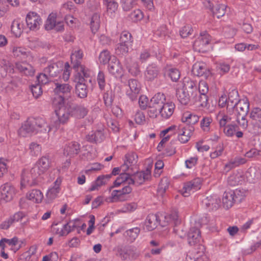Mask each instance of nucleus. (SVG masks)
<instances>
[{
    "instance_id": "1",
    "label": "nucleus",
    "mask_w": 261,
    "mask_h": 261,
    "mask_svg": "<svg viewBox=\"0 0 261 261\" xmlns=\"http://www.w3.org/2000/svg\"><path fill=\"white\" fill-rule=\"evenodd\" d=\"M58 108L55 112L60 123L62 124L66 123L70 117L79 119L83 118L88 112L84 106L71 102H68L65 105L64 103Z\"/></svg>"
},
{
    "instance_id": "2",
    "label": "nucleus",
    "mask_w": 261,
    "mask_h": 261,
    "mask_svg": "<svg viewBox=\"0 0 261 261\" xmlns=\"http://www.w3.org/2000/svg\"><path fill=\"white\" fill-rule=\"evenodd\" d=\"M198 91L196 83L189 77H185L182 81V88L176 89V95L179 102L187 105L190 101L194 104L197 100Z\"/></svg>"
},
{
    "instance_id": "3",
    "label": "nucleus",
    "mask_w": 261,
    "mask_h": 261,
    "mask_svg": "<svg viewBox=\"0 0 261 261\" xmlns=\"http://www.w3.org/2000/svg\"><path fill=\"white\" fill-rule=\"evenodd\" d=\"M51 130L49 125L42 118H29L18 130L19 136L24 137L28 134H47Z\"/></svg>"
},
{
    "instance_id": "4",
    "label": "nucleus",
    "mask_w": 261,
    "mask_h": 261,
    "mask_svg": "<svg viewBox=\"0 0 261 261\" xmlns=\"http://www.w3.org/2000/svg\"><path fill=\"white\" fill-rule=\"evenodd\" d=\"M164 218L165 223L163 226H166L171 220L173 221L175 225L180 223L178 220V216L176 211L172 212L170 214H150L148 215L144 223V228L148 231H152L159 224L161 223V218Z\"/></svg>"
},
{
    "instance_id": "5",
    "label": "nucleus",
    "mask_w": 261,
    "mask_h": 261,
    "mask_svg": "<svg viewBox=\"0 0 261 261\" xmlns=\"http://www.w3.org/2000/svg\"><path fill=\"white\" fill-rule=\"evenodd\" d=\"M72 87L68 84H56L54 92L57 95L53 100V105L58 107L64 103L65 100H68L71 97Z\"/></svg>"
},
{
    "instance_id": "6",
    "label": "nucleus",
    "mask_w": 261,
    "mask_h": 261,
    "mask_svg": "<svg viewBox=\"0 0 261 261\" xmlns=\"http://www.w3.org/2000/svg\"><path fill=\"white\" fill-rule=\"evenodd\" d=\"M51 161L48 156L41 157L31 169V173L34 177H39L47 171L50 167Z\"/></svg>"
},
{
    "instance_id": "7",
    "label": "nucleus",
    "mask_w": 261,
    "mask_h": 261,
    "mask_svg": "<svg viewBox=\"0 0 261 261\" xmlns=\"http://www.w3.org/2000/svg\"><path fill=\"white\" fill-rule=\"evenodd\" d=\"M211 36L206 31L200 33V36L195 41L193 48L199 53H205L208 49Z\"/></svg>"
},
{
    "instance_id": "8",
    "label": "nucleus",
    "mask_w": 261,
    "mask_h": 261,
    "mask_svg": "<svg viewBox=\"0 0 261 261\" xmlns=\"http://www.w3.org/2000/svg\"><path fill=\"white\" fill-rule=\"evenodd\" d=\"M82 73L77 72L75 79L77 83L75 85V94L80 98H85L87 96L88 90L87 86L85 84V80Z\"/></svg>"
},
{
    "instance_id": "9",
    "label": "nucleus",
    "mask_w": 261,
    "mask_h": 261,
    "mask_svg": "<svg viewBox=\"0 0 261 261\" xmlns=\"http://www.w3.org/2000/svg\"><path fill=\"white\" fill-rule=\"evenodd\" d=\"M1 198V203L8 202L11 201L15 194V188L10 183L7 182L0 187Z\"/></svg>"
},
{
    "instance_id": "10",
    "label": "nucleus",
    "mask_w": 261,
    "mask_h": 261,
    "mask_svg": "<svg viewBox=\"0 0 261 261\" xmlns=\"http://www.w3.org/2000/svg\"><path fill=\"white\" fill-rule=\"evenodd\" d=\"M132 188L129 186H124L120 190H113L111 194L110 202H115L118 201H124L127 200V194L131 193Z\"/></svg>"
},
{
    "instance_id": "11",
    "label": "nucleus",
    "mask_w": 261,
    "mask_h": 261,
    "mask_svg": "<svg viewBox=\"0 0 261 261\" xmlns=\"http://www.w3.org/2000/svg\"><path fill=\"white\" fill-rule=\"evenodd\" d=\"M150 174L151 171L149 168H147L145 171L137 172L131 175L132 178L130 179V181L128 182V185L140 186L150 178Z\"/></svg>"
},
{
    "instance_id": "12",
    "label": "nucleus",
    "mask_w": 261,
    "mask_h": 261,
    "mask_svg": "<svg viewBox=\"0 0 261 261\" xmlns=\"http://www.w3.org/2000/svg\"><path fill=\"white\" fill-rule=\"evenodd\" d=\"M83 58V53L81 50H75L71 55V63L72 65V68L76 70L78 72L82 73L83 75L86 76L87 73L85 71V68L81 65V60Z\"/></svg>"
},
{
    "instance_id": "13",
    "label": "nucleus",
    "mask_w": 261,
    "mask_h": 261,
    "mask_svg": "<svg viewBox=\"0 0 261 261\" xmlns=\"http://www.w3.org/2000/svg\"><path fill=\"white\" fill-rule=\"evenodd\" d=\"M129 90L126 92V95L132 101L136 100L140 93L141 85L140 83L135 79H130L128 81Z\"/></svg>"
},
{
    "instance_id": "14",
    "label": "nucleus",
    "mask_w": 261,
    "mask_h": 261,
    "mask_svg": "<svg viewBox=\"0 0 261 261\" xmlns=\"http://www.w3.org/2000/svg\"><path fill=\"white\" fill-rule=\"evenodd\" d=\"M192 72L195 75L203 76L205 79L211 76L212 74L210 70L203 62L195 63L193 66Z\"/></svg>"
},
{
    "instance_id": "15",
    "label": "nucleus",
    "mask_w": 261,
    "mask_h": 261,
    "mask_svg": "<svg viewBox=\"0 0 261 261\" xmlns=\"http://www.w3.org/2000/svg\"><path fill=\"white\" fill-rule=\"evenodd\" d=\"M231 109H235L237 116L246 117L249 111V102L247 99H242L239 101L238 103L234 104V106L231 105Z\"/></svg>"
},
{
    "instance_id": "16",
    "label": "nucleus",
    "mask_w": 261,
    "mask_h": 261,
    "mask_svg": "<svg viewBox=\"0 0 261 261\" xmlns=\"http://www.w3.org/2000/svg\"><path fill=\"white\" fill-rule=\"evenodd\" d=\"M25 21L28 27L31 30L39 29L40 25L42 22L40 16L34 12H30L27 14Z\"/></svg>"
},
{
    "instance_id": "17",
    "label": "nucleus",
    "mask_w": 261,
    "mask_h": 261,
    "mask_svg": "<svg viewBox=\"0 0 261 261\" xmlns=\"http://www.w3.org/2000/svg\"><path fill=\"white\" fill-rule=\"evenodd\" d=\"M242 197L239 196L234 197V193L232 191L225 192L222 198V203L223 206L227 209L230 208L234 203H240L241 202Z\"/></svg>"
},
{
    "instance_id": "18",
    "label": "nucleus",
    "mask_w": 261,
    "mask_h": 261,
    "mask_svg": "<svg viewBox=\"0 0 261 261\" xmlns=\"http://www.w3.org/2000/svg\"><path fill=\"white\" fill-rule=\"evenodd\" d=\"M187 236L188 242L190 245H197L198 246L199 244H197L200 242L201 232L197 227H191L189 230Z\"/></svg>"
},
{
    "instance_id": "19",
    "label": "nucleus",
    "mask_w": 261,
    "mask_h": 261,
    "mask_svg": "<svg viewBox=\"0 0 261 261\" xmlns=\"http://www.w3.org/2000/svg\"><path fill=\"white\" fill-rule=\"evenodd\" d=\"M220 199L217 195L207 196L202 200V203L209 209V210H217L220 204Z\"/></svg>"
},
{
    "instance_id": "20",
    "label": "nucleus",
    "mask_w": 261,
    "mask_h": 261,
    "mask_svg": "<svg viewBox=\"0 0 261 261\" xmlns=\"http://www.w3.org/2000/svg\"><path fill=\"white\" fill-rule=\"evenodd\" d=\"M30 171H27L24 170L21 175V185L22 187L35 186L37 184V178L38 177H34Z\"/></svg>"
},
{
    "instance_id": "21",
    "label": "nucleus",
    "mask_w": 261,
    "mask_h": 261,
    "mask_svg": "<svg viewBox=\"0 0 261 261\" xmlns=\"http://www.w3.org/2000/svg\"><path fill=\"white\" fill-rule=\"evenodd\" d=\"M200 183L199 179H194L186 183L182 190V195L184 197H188L190 191H192L193 192H194L195 191L199 189L200 188Z\"/></svg>"
},
{
    "instance_id": "22",
    "label": "nucleus",
    "mask_w": 261,
    "mask_h": 261,
    "mask_svg": "<svg viewBox=\"0 0 261 261\" xmlns=\"http://www.w3.org/2000/svg\"><path fill=\"white\" fill-rule=\"evenodd\" d=\"M124 64L131 74L137 76L140 74V67L137 62L133 61L130 57H126L125 58Z\"/></svg>"
},
{
    "instance_id": "23",
    "label": "nucleus",
    "mask_w": 261,
    "mask_h": 261,
    "mask_svg": "<svg viewBox=\"0 0 261 261\" xmlns=\"http://www.w3.org/2000/svg\"><path fill=\"white\" fill-rule=\"evenodd\" d=\"M194 130L193 126H186L181 128L178 134V140L181 143H187L190 139L192 133Z\"/></svg>"
},
{
    "instance_id": "24",
    "label": "nucleus",
    "mask_w": 261,
    "mask_h": 261,
    "mask_svg": "<svg viewBox=\"0 0 261 261\" xmlns=\"http://www.w3.org/2000/svg\"><path fill=\"white\" fill-rule=\"evenodd\" d=\"M24 217V214L18 212L11 216L7 220L5 221L0 225V228L3 229H7L14 222H18Z\"/></svg>"
},
{
    "instance_id": "25",
    "label": "nucleus",
    "mask_w": 261,
    "mask_h": 261,
    "mask_svg": "<svg viewBox=\"0 0 261 261\" xmlns=\"http://www.w3.org/2000/svg\"><path fill=\"white\" fill-rule=\"evenodd\" d=\"M80 150V144L75 142H70L64 149V154L72 157L79 153Z\"/></svg>"
},
{
    "instance_id": "26",
    "label": "nucleus",
    "mask_w": 261,
    "mask_h": 261,
    "mask_svg": "<svg viewBox=\"0 0 261 261\" xmlns=\"http://www.w3.org/2000/svg\"><path fill=\"white\" fill-rule=\"evenodd\" d=\"M111 178V175H102L98 176L95 181L92 184L89 191L98 190V188L106 185Z\"/></svg>"
},
{
    "instance_id": "27",
    "label": "nucleus",
    "mask_w": 261,
    "mask_h": 261,
    "mask_svg": "<svg viewBox=\"0 0 261 261\" xmlns=\"http://www.w3.org/2000/svg\"><path fill=\"white\" fill-rule=\"evenodd\" d=\"M61 64L53 63L46 67L44 71L50 77H56L62 71Z\"/></svg>"
},
{
    "instance_id": "28",
    "label": "nucleus",
    "mask_w": 261,
    "mask_h": 261,
    "mask_svg": "<svg viewBox=\"0 0 261 261\" xmlns=\"http://www.w3.org/2000/svg\"><path fill=\"white\" fill-rule=\"evenodd\" d=\"M125 160L124 164L121 166L123 172H126L129 168V166L135 164L137 162V155L135 153H127L125 155Z\"/></svg>"
},
{
    "instance_id": "29",
    "label": "nucleus",
    "mask_w": 261,
    "mask_h": 261,
    "mask_svg": "<svg viewBox=\"0 0 261 261\" xmlns=\"http://www.w3.org/2000/svg\"><path fill=\"white\" fill-rule=\"evenodd\" d=\"M159 73L158 67L155 65H149L145 72V77L148 81H153L156 78Z\"/></svg>"
},
{
    "instance_id": "30",
    "label": "nucleus",
    "mask_w": 261,
    "mask_h": 261,
    "mask_svg": "<svg viewBox=\"0 0 261 261\" xmlns=\"http://www.w3.org/2000/svg\"><path fill=\"white\" fill-rule=\"evenodd\" d=\"M16 68L21 73L27 76H33L35 70L33 66L27 63H18L16 64Z\"/></svg>"
},
{
    "instance_id": "31",
    "label": "nucleus",
    "mask_w": 261,
    "mask_h": 261,
    "mask_svg": "<svg viewBox=\"0 0 261 261\" xmlns=\"http://www.w3.org/2000/svg\"><path fill=\"white\" fill-rule=\"evenodd\" d=\"M174 109L175 105L172 102H167L162 107V110L160 114L162 117L166 119L169 118L173 114Z\"/></svg>"
},
{
    "instance_id": "32",
    "label": "nucleus",
    "mask_w": 261,
    "mask_h": 261,
    "mask_svg": "<svg viewBox=\"0 0 261 261\" xmlns=\"http://www.w3.org/2000/svg\"><path fill=\"white\" fill-rule=\"evenodd\" d=\"M104 138L103 134L101 130L92 131L86 136L88 141L95 143L101 142Z\"/></svg>"
},
{
    "instance_id": "33",
    "label": "nucleus",
    "mask_w": 261,
    "mask_h": 261,
    "mask_svg": "<svg viewBox=\"0 0 261 261\" xmlns=\"http://www.w3.org/2000/svg\"><path fill=\"white\" fill-rule=\"evenodd\" d=\"M164 105H159L156 102L150 101L148 103V113L150 117H156L160 114Z\"/></svg>"
},
{
    "instance_id": "34",
    "label": "nucleus",
    "mask_w": 261,
    "mask_h": 261,
    "mask_svg": "<svg viewBox=\"0 0 261 261\" xmlns=\"http://www.w3.org/2000/svg\"><path fill=\"white\" fill-rule=\"evenodd\" d=\"M250 118L253 123L258 127L261 128V109L258 107L254 108L250 113Z\"/></svg>"
},
{
    "instance_id": "35",
    "label": "nucleus",
    "mask_w": 261,
    "mask_h": 261,
    "mask_svg": "<svg viewBox=\"0 0 261 261\" xmlns=\"http://www.w3.org/2000/svg\"><path fill=\"white\" fill-rule=\"evenodd\" d=\"M199 118L198 115L187 112L184 114L181 120L183 122L186 123L188 126H193L198 122Z\"/></svg>"
},
{
    "instance_id": "36",
    "label": "nucleus",
    "mask_w": 261,
    "mask_h": 261,
    "mask_svg": "<svg viewBox=\"0 0 261 261\" xmlns=\"http://www.w3.org/2000/svg\"><path fill=\"white\" fill-rule=\"evenodd\" d=\"M108 63L109 64L108 69L111 73L115 74L119 71L120 69L119 61L115 56H113Z\"/></svg>"
},
{
    "instance_id": "37",
    "label": "nucleus",
    "mask_w": 261,
    "mask_h": 261,
    "mask_svg": "<svg viewBox=\"0 0 261 261\" xmlns=\"http://www.w3.org/2000/svg\"><path fill=\"white\" fill-rule=\"evenodd\" d=\"M27 196L29 200H32L36 203L41 202L43 198L42 192L39 190L37 189L31 190L27 194Z\"/></svg>"
},
{
    "instance_id": "38",
    "label": "nucleus",
    "mask_w": 261,
    "mask_h": 261,
    "mask_svg": "<svg viewBox=\"0 0 261 261\" xmlns=\"http://www.w3.org/2000/svg\"><path fill=\"white\" fill-rule=\"evenodd\" d=\"M23 24L19 20H14L11 24V32L16 37H19L23 32Z\"/></svg>"
},
{
    "instance_id": "39",
    "label": "nucleus",
    "mask_w": 261,
    "mask_h": 261,
    "mask_svg": "<svg viewBox=\"0 0 261 261\" xmlns=\"http://www.w3.org/2000/svg\"><path fill=\"white\" fill-rule=\"evenodd\" d=\"M55 186L49 189L46 193V197L47 198L53 200L55 199L60 191V185L61 184V180L57 179L54 182Z\"/></svg>"
},
{
    "instance_id": "40",
    "label": "nucleus",
    "mask_w": 261,
    "mask_h": 261,
    "mask_svg": "<svg viewBox=\"0 0 261 261\" xmlns=\"http://www.w3.org/2000/svg\"><path fill=\"white\" fill-rule=\"evenodd\" d=\"M114 97V92L111 88L108 89L103 93V99L105 105L107 107H111L112 106Z\"/></svg>"
},
{
    "instance_id": "41",
    "label": "nucleus",
    "mask_w": 261,
    "mask_h": 261,
    "mask_svg": "<svg viewBox=\"0 0 261 261\" xmlns=\"http://www.w3.org/2000/svg\"><path fill=\"white\" fill-rule=\"evenodd\" d=\"M100 22V15L97 13H94L91 17L90 21V28L93 34H95L98 30Z\"/></svg>"
},
{
    "instance_id": "42",
    "label": "nucleus",
    "mask_w": 261,
    "mask_h": 261,
    "mask_svg": "<svg viewBox=\"0 0 261 261\" xmlns=\"http://www.w3.org/2000/svg\"><path fill=\"white\" fill-rule=\"evenodd\" d=\"M246 162L245 160L241 158H236L233 160H230L227 163L224 167V170L226 172H228L231 169L239 166L240 164H243Z\"/></svg>"
},
{
    "instance_id": "43",
    "label": "nucleus",
    "mask_w": 261,
    "mask_h": 261,
    "mask_svg": "<svg viewBox=\"0 0 261 261\" xmlns=\"http://www.w3.org/2000/svg\"><path fill=\"white\" fill-rule=\"evenodd\" d=\"M239 128V126L236 124H228L223 128V132L226 136L231 137Z\"/></svg>"
},
{
    "instance_id": "44",
    "label": "nucleus",
    "mask_w": 261,
    "mask_h": 261,
    "mask_svg": "<svg viewBox=\"0 0 261 261\" xmlns=\"http://www.w3.org/2000/svg\"><path fill=\"white\" fill-rule=\"evenodd\" d=\"M226 7L224 4L217 5L213 10V14L215 15L218 18H220L224 15L226 12Z\"/></svg>"
},
{
    "instance_id": "45",
    "label": "nucleus",
    "mask_w": 261,
    "mask_h": 261,
    "mask_svg": "<svg viewBox=\"0 0 261 261\" xmlns=\"http://www.w3.org/2000/svg\"><path fill=\"white\" fill-rule=\"evenodd\" d=\"M113 56H111L107 49L102 50L99 56V61L100 63L105 65L111 59Z\"/></svg>"
},
{
    "instance_id": "46",
    "label": "nucleus",
    "mask_w": 261,
    "mask_h": 261,
    "mask_svg": "<svg viewBox=\"0 0 261 261\" xmlns=\"http://www.w3.org/2000/svg\"><path fill=\"white\" fill-rule=\"evenodd\" d=\"M130 45L119 43L116 48V53L118 55H125L128 52L129 46Z\"/></svg>"
},
{
    "instance_id": "47",
    "label": "nucleus",
    "mask_w": 261,
    "mask_h": 261,
    "mask_svg": "<svg viewBox=\"0 0 261 261\" xmlns=\"http://www.w3.org/2000/svg\"><path fill=\"white\" fill-rule=\"evenodd\" d=\"M128 17L132 21L136 22L143 18V14L141 10L137 9L131 12Z\"/></svg>"
},
{
    "instance_id": "48",
    "label": "nucleus",
    "mask_w": 261,
    "mask_h": 261,
    "mask_svg": "<svg viewBox=\"0 0 261 261\" xmlns=\"http://www.w3.org/2000/svg\"><path fill=\"white\" fill-rule=\"evenodd\" d=\"M132 37L131 34L127 32L123 31L120 35V42L132 45V43L133 42Z\"/></svg>"
},
{
    "instance_id": "49",
    "label": "nucleus",
    "mask_w": 261,
    "mask_h": 261,
    "mask_svg": "<svg viewBox=\"0 0 261 261\" xmlns=\"http://www.w3.org/2000/svg\"><path fill=\"white\" fill-rule=\"evenodd\" d=\"M167 74L173 82H176L180 77V72L176 68H170L166 70Z\"/></svg>"
},
{
    "instance_id": "50",
    "label": "nucleus",
    "mask_w": 261,
    "mask_h": 261,
    "mask_svg": "<svg viewBox=\"0 0 261 261\" xmlns=\"http://www.w3.org/2000/svg\"><path fill=\"white\" fill-rule=\"evenodd\" d=\"M228 100L229 102L238 103L239 101L241 99H239L238 91L236 89L232 90L228 94Z\"/></svg>"
},
{
    "instance_id": "51",
    "label": "nucleus",
    "mask_w": 261,
    "mask_h": 261,
    "mask_svg": "<svg viewBox=\"0 0 261 261\" xmlns=\"http://www.w3.org/2000/svg\"><path fill=\"white\" fill-rule=\"evenodd\" d=\"M74 5L73 3L71 1H69L62 6L60 13L62 14H67L71 12L72 10L74 9Z\"/></svg>"
},
{
    "instance_id": "52",
    "label": "nucleus",
    "mask_w": 261,
    "mask_h": 261,
    "mask_svg": "<svg viewBox=\"0 0 261 261\" xmlns=\"http://www.w3.org/2000/svg\"><path fill=\"white\" fill-rule=\"evenodd\" d=\"M97 82L99 89L101 91L104 90L106 86V81L105 75L103 71H99L97 77Z\"/></svg>"
},
{
    "instance_id": "53",
    "label": "nucleus",
    "mask_w": 261,
    "mask_h": 261,
    "mask_svg": "<svg viewBox=\"0 0 261 261\" xmlns=\"http://www.w3.org/2000/svg\"><path fill=\"white\" fill-rule=\"evenodd\" d=\"M30 153L32 155L37 156L41 151V146L35 142H32L30 145Z\"/></svg>"
},
{
    "instance_id": "54",
    "label": "nucleus",
    "mask_w": 261,
    "mask_h": 261,
    "mask_svg": "<svg viewBox=\"0 0 261 261\" xmlns=\"http://www.w3.org/2000/svg\"><path fill=\"white\" fill-rule=\"evenodd\" d=\"M196 103H198V104L202 107H206L208 104V97L206 95V94H198L197 95V100L195 101Z\"/></svg>"
},
{
    "instance_id": "55",
    "label": "nucleus",
    "mask_w": 261,
    "mask_h": 261,
    "mask_svg": "<svg viewBox=\"0 0 261 261\" xmlns=\"http://www.w3.org/2000/svg\"><path fill=\"white\" fill-rule=\"evenodd\" d=\"M140 232V228L136 227L126 230L125 233L132 241H134L138 237Z\"/></svg>"
},
{
    "instance_id": "56",
    "label": "nucleus",
    "mask_w": 261,
    "mask_h": 261,
    "mask_svg": "<svg viewBox=\"0 0 261 261\" xmlns=\"http://www.w3.org/2000/svg\"><path fill=\"white\" fill-rule=\"evenodd\" d=\"M193 30L189 24L183 27L179 31V34L181 38H185L191 35Z\"/></svg>"
},
{
    "instance_id": "57",
    "label": "nucleus",
    "mask_w": 261,
    "mask_h": 261,
    "mask_svg": "<svg viewBox=\"0 0 261 261\" xmlns=\"http://www.w3.org/2000/svg\"><path fill=\"white\" fill-rule=\"evenodd\" d=\"M169 188V182L167 178H164L161 179L159 185L158 191L161 194H164L167 189Z\"/></svg>"
},
{
    "instance_id": "58",
    "label": "nucleus",
    "mask_w": 261,
    "mask_h": 261,
    "mask_svg": "<svg viewBox=\"0 0 261 261\" xmlns=\"http://www.w3.org/2000/svg\"><path fill=\"white\" fill-rule=\"evenodd\" d=\"M166 97L163 93H158L150 99V101L156 102L159 105H164L165 103Z\"/></svg>"
},
{
    "instance_id": "59",
    "label": "nucleus",
    "mask_w": 261,
    "mask_h": 261,
    "mask_svg": "<svg viewBox=\"0 0 261 261\" xmlns=\"http://www.w3.org/2000/svg\"><path fill=\"white\" fill-rule=\"evenodd\" d=\"M31 91L33 96L36 99L42 94L41 86L39 84L32 85Z\"/></svg>"
},
{
    "instance_id": "60",
    "label": "nucleus",
    "mask_w": 261,
    "mask_h": 261,
    "mask_svg": "<svg viewBox=\"0 0 261 261\" xmlns=\"http://www.w3.org/2000/svg\"><path fill=\"white\" fill-rule=\"evenodd\" d=\"M47 73L45 72L44 73H40L37 76V81L38 82V84H39L41 86V85H45L49 82V79L47 76Z\"/></svg>"
},
{
    "instance_id": "61",
    "label": "nucleus",
    "mask_w": 261,
    "mask_h": 261,
    "mask_svg": "<svg viewBox=\"0 0 261 261\" xmlns=\"http://www.w3.org/2000/svg\"><path fill=\"white\" fill-rule=\"evenodd\" d=\"M122 7L125 11H129L133 8L134 0H121Z\"/></svg>"
},
{
    "instance_id": "62",
    "label": "nucleus",
    "mask_w": 261,
    "mask_h": 261,
    "mask_svg": "<svg viewBox=\"0 0 261 261\" xmlns=\"http://www.w3.org/2000/svg\"><path fill=\"white\" fill-rule=\"evenodd\" d=\"M107 2V9L111 11V12H114L117 10L118 5L115 0H106Z\"/></svg>"
},
{
    "instance_id": "63",
    "label": "nucleus",
    "mask_w": 261,
    "mask_h": 261,
    "mask_svg": "<svg viewBox=\"0 0 261 261\" xmlns=\"http://www.w3.org/2000/svg\"><path fill=\"white\" fill-rule=\"evenodd\" d=\"M148 98L145 95H141L139 96V104L140 107L142 110H145L148 107Z\"/></svg>"
},
{
    "instance_id": "64",
    "label": "nucleus",
    "mask_w": 261,
    "mask_h": 261,
    "mask_svg": "<svg viewBox=\"0 0 261 261\" xmlns=\"http://www.w3.org/2000/svg\"><path fill=\"white\" fill-rule=\"evenodd\" d=\"M198 94H206L208 91V87L207 83L204 81H201L199 83Z\"/></svg>"
}]
</instances>
